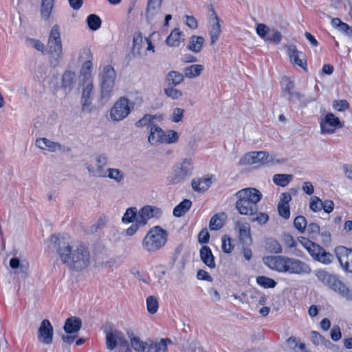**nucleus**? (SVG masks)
<instances>
[{
    "instance_id": "24",
    "label": "nucleus",
    "mask_w": 352,
    "mask_h": 352,
    "mask_svg": "<svg viewBox=\"0 0 352 352\" xmlns=\"http://www.w3.org/2000/svg\"><path fill=\"white\" fill-rule=\"evenodd\" d=\"M283 96L289 100L295 101L299 99V94L293 91L294 80L287 76H283L280 80Z\"/></svg>"
},
{
    "instance_id": "28",
    "label": "nucleus",
    "mask_w": 352,
    "mask_h": 352,
    "mask_svg": "<svg viewBox=\"0 0 352 352\" xmlns=\"http://www.w3.org/2000/svg\"><path fill=\"white\" fill-rule=\"evenodd\" d=\"M314 275L317 277L319 281L330 289L332 288L334 283L338 278L336 275L331 274L322 269L315 270Z\"/></svg>"
},
{
    "instance_id": "30",
    "label": "nucleus",
    "mask_w": 352,
    "mask_h": 352,
    "mask_svg": "<svg viewBox=\"0 0 352 352\" xmlns=\"http://www.w3.org/2000/svg\"><path fill=\"white\" fill-rule=\"evenodd\" d=\"M92 70V60H88L83 63L80 70L79 82H94Z\"/></svg>"
},
{
    "instance_id": "1",
    "label": "nucleus",
    "mask_w": 352,
    "mask_h": 352,
    "mask_svg": "<svg viewBox=\"0 0 352 352\" xmlns=\"http://www.w3.org/2000/svg\"><path fill=\"white\" fill-rule=\"evenodd\" d=\"M58 253L61 261L69 267L82 270L91 263V255L88 248L82 243L73 241H60Z\"/></svg>"
},
{
    "instance_id": "39",
    "label": "nucleus",
    "mask_w": 352,
    "mask_h": 352,
    "mask_svg": "<svg viewBox=\"0 0 352 352\" xmlns=\"http://www.w3.org/2000/svg\"><path fill=\"white\" fill-rule=\"evenodd\" d=\"M238 228L241 241L246 244H250L252 239L250 237V228L249 224L247 223H239Z\"/></svg>"
},
{
    "instance_id": "13",
    "label": "nucleus",
    "mask_w": 352,
    "mask_h": 352,
    "mask_svg": "<svg viewBox=\"0 0 352 352\" xmlns=\"http://www.w3.org/2000/svg\"><path fill=\"white\" fill-rule=\"evenodd\" d=\"M131 111L130 101L126 97H121L113 104L110 110V118L113 121L126 118Z\"/></svg>"
},
{
    "instance_id": "58",
    "label": "nucleus",
    "mask_w": 352,
    "mask_h": 352,
    "mask_svg": "<svg viewBox=\"0 0 352 352\" xmlns=\"http://www.w3.org/2000/svg\"><path fill=\"white\" fill-rule=\"evenodd\" d=\"M252 217V221L257 222L259 225H263L269 220V216L265 212H256V214Z\"/></svg>"
},
{
    "instance_id": "2",
    "label": "nucleus",
    "mask_w": 352,
    "mask_h": 352,
    "mask_svg": "<svg viewBox=\"0 0 352 352\" xmlns=\"http://www.w3.org/2000/svg\"><path fill=\"white\" fill-rule=\"evenodd\" d=\"M263 261L270 269L280 273L309 274L311 269L301 260L285 256H267Z\"/></svg>"
},
{
    "instance_id": "59",
    "label": "nucleus",
    "mask_w": 352,
    "mask_h": 352,
    "mask_svg": "<svg viewBox=\"0 0 352 352\" xmlns=\"http://www.w3.org/2000/svg\"><path fill=\"white\" fill-rule=\"evenodd\" d=\"M332 107L334 110L342 112L349 108V103L345 100H337L333 102Z\"/></svg>"
},
{
    "instance_id": "19",
    "label": "nucleus",
    "mask_w": 352,
    "mask_h": 352,
    "mask_svg": "<svg viewBox=\"0 0 352 352\" xmlns=\"http://www.w3.org/2000/svg\"><path fill=\"white\" fill-rule=\"evenodd\" d=\"M335 253L341 267L352 273V250L343 246L336 248Z\"/></svg>"
},
{
    "instance_id": "10",
    "label": "nucleus",
    "mask_w": 352,
    "mask_h": 352,
    "mask_svg": "<svg viewBox=\"0 0 352 352\" xmlns=\"http://www.w3.org/2000/svg\"><path fill=\"white\" fill-rule=\"evenodd\" d=\"M108 157L105 154H98L93 160L86 164V168L92 177H104L107 172Z\"/></svg>"
},
{
    "instance_id": "60",
    "label": "nucleus",
    "mask_w": 352,
    "mask_h": 352,
    "mask_svg": "<svg viewBox=\"0 0 352 352\" xmlns=\"http://www.w3.org/2000/svg\"><path fill=\"white\" fill-rule=\"evenodd\" d=\"M131 97L132 99V101L130 102L131 105V109L134 107H140L143 104V98L142 95L140 92H134L131 94Z\"/></svg>"
},
{
    "instance_id": "48",
    "label": "nucleus",
    "mask_w": 352,
    "mask_h": 352,
    "mask_svg": "<svg viewBox=\"0 0 352 352\" xmlns=\"http://www.w3.org/2000/svg\"><path fill=\"white\" fill-rule=\"evenodd\" d=\"M265 248L272 253H280L282 252L281 245L274 239H268L265 241Z\"/></svg>"
},
{
    "instance_id": "18",
    "label": "nucleus",
    "mask_w": 352,
    "mask_h": 352,
    "mask_svg": "<svg viewBox=\"0 0 352 352\" xmlns=\"http://www.w3.org/2000/svg\"><path fill=\"white\" fill-rule=\"evenodd\" d=\"M131 346L136 352H151L153 341L150 338L144 339L134 333L129 334Z\"/></svg>"
},
{
    "instance_id": "4",
    "label": "nucleus",
    "mask_w": 352,
    "mask_h": 352,
    "mask_svg": "<svg viewBox=\"0 0 352 352\" xmlns=\"http://www.w3.org/2000/svg\"><path fill=\"white\" fill-rule=\"evenodd\" d=\"M168 238L166 230L160 226L151 228L142 239L141 245L144 251L153 254L163 248Z\"/></svg>"
},
{
    "instance_id": "57",
    "label": "nucleus",
    "mask_w": 352,
    "mask_h": 352,
    "mask_svg": "<svg viewBox=\"0 0 352 352\" xmlns=\"http://www.w3.org/2000/svg\"><path fill=\"white\" fill-rule=\"evenodd\" d=\"M294 227L301 233L304 232L307 227V221L303 216H298L294 221Z\"/></svg>"
},
{
    "instance_id": "14",
    "label": "nucleus",
    "mask_w": 352,
    "mask_h": 352,
    "mask_svg": "<svg viewBox=\"0 0 352 352\" xmlns=\"http://www.w3.org/2000/svg\"><path fill=\"white\" fill-rule=\"evenodd\" d=\"M340 120L332 113H327L320 119V128L322 134H333L338 129L343 127Z\"/></svg>"
},
{
    "instance_id": "50",
    "label": "nucleus",
    "mask_w": 352,
    "mask_h": 352,
    "mask_svg": "<svg viewBox=\"0 0 352 352\" xmlns=\"http://www.w3.org/2000/svg\"><path fill=\"white\" fill-rule=\"evenodd\" d=\"M146 302V309L148 313L151 314H154L157 311L159 308V303L156 297L154 296H148Z\"/></svg>"
},
{
    "instance_id": "35",
    "label": "nucleus",
    "mask_w": 352,
    "mask_h": 352,
    "mask_svg": "<svg viewBox=\"0 0 352 352\" xmlns=\"http://www.w3.org/2000/svg\"><path fill=\"white\" fill-rule=\"evenodd\" d=\"M76 82V74L74 72L68 70L64 72L62 76V87L70 91Z\"/></svg>"
},
{
    "instance_id": "37",
    "label": "nucleus",
    "mask_w": 352,
    "mask_h": 352,
    "mask_svg": "<svg viewBox=\"0 0 352 352\" xmlns=\"http://www.w3.org/2000/svg\"><path fill=\"white\" fill-rule=\"evenodd\" d=\"M55 0H41L40 14L43 20L48 21L54 8Z\"/></svg>"
},
{
    "instance_id": "9",
    "label": "nucleus",
    "mask_w": 352,
    "mask_h": 352,
    "mask_svg": "<svg viewBox=\"0 0 352 352\" xmlns=\"http://www.w3.org/2000/svg\"><path fill=\"white\" fill-rule=\"evenodd\" d=\"M47 46V52L52 58L59 60L63 57V52L60 27L56 24L54 25L50 30Z\"/></svg>"
},
{
    "instance_id": "34",
    "label": "nucleus",
    "mask_w": 352,
    "mask_h": 352,
    "mask_svg": "<svg viewBox=\"0 0 352 352\" xmlns=\"http://www.w3.org/2000/svg\"><path fill=\"white\" fill-rule=\"evenodd\" d=\"M104 177L108 178L117 184L124 182L126 175L124 172L118 168H108Z\"/></svg>"
},
{
    "instance_id": "6",
    "label": "nucleus",
    "mask_w": 352,
    "mask_h": 352,
    "mask_svg": "<svg viewBox=\"0 0 352 352\" xmlns=\"http://www.w3.org/2000/svg\"><path fill=\"white\" fill-rule=\"evenodd\" d=\"M283 162V160L278 159L276 155L270 154L266 151L249 152L245 153L239 160V164L241 166L261 164L271 166Z\"/></svg>"
},
{
    "instance_id": "25",
    "label": "nucleus",
    "mask_w": 352,
    "mask_h": 352,
    "mask_svg": "<svg viewBox=\"0 0 352 352\" xmlns=\"http://www.w3.org/2000/svg\"><path fill=\"white\" fill-rule=\"evenodd\" d=\"M185 34L179 28H175L171 30L166 38L165 43L170 47H178L185 40Z\"/></svg>"
},
{
    "instance_id": "32",
    "label": "nucleus",
    "mask_w": 352,
    "mask_h": 352,
    "mask_svg": "<svg viewBox=\"0 0 352 352\" xmlns=\"http://www.w3.org/2000/svg\"><path fill=\"white\" fill-rule=\"evenodd\" d=\"M162 1L148 0L146 16L148 21H152L161 10Z\"/></svg>"
},
{
    "instance_id": "26",
    "label": "nucleus",
    "mask_w": 352,
    "mask_h": 352,
    "mask_svg": "<svg viewBox=\"0 0 352 352\" xmlns=\"http://www.w3.org/2000/svg\"><path fill=\"white\" fill-rule=\"evenodd\" d=\"M35 146L41 151L54 153L61 150V145L46 138H38L35 141Z\"/></svg>"
},
{
    "instance_id": "5",
    "label": "nucleus",
    "mask_w": 352,
    "mask_h": 352,
    "mask_svg": "<svg viewBox=\"0 0 352 352\" xmlns=\"http://www.w3.org/2000/svg\"><path fill=\"white\" fill-rule=\"evenodd\" d=\"M180 135L173 129L164 130L157 124H153L148 130V140L151 145L176 144Z\"/></svg>"
},
{
    "instance_id": "31",
    "label": "nucleus",
    "mask_w": 352,
    "mask_h": 352,
    "mask_svg": "<svg viewBox=\"0 0 352 352\" xmlns=\"http://www.w3.org/2000/svg\"><path fill=\"white\" fill-rule=\"evenodd\" d=\"M205 39L203 36L192 35L187 43L186 49L193 53H199L204 46Z\"/></svg>"
},
{
    "instance_id": "29",
    "label": "nucleus",
    "mask_w": 352,
    "mask_h": 352,
    "mask_svg": "<svg viewBox=\"0 0 352 352\" xmlns=\"http://www.w3.org/2000/svg\"><path fill=\"white\" fill-rule=\"evenodd\" d=\"M164 119V116L162 113H157L155 115L146 114L142 118L136 122L135 126L137 127L147 126L149 130L153 124H157L156 122H162Z\"/></svg>"
},
{
    "instance_id": "51",
    "label": "nucleus",
    "mask_w": 352,
    "mask_h": 352,
    "mask_svg": "<svg viewBox=\"0 0 352 352\" xmlns=\"http://www.w3.org/2000/svg\"><path fill=\"white\" fill-rule=\"evenodd\" d=\"M87 23L91 30L96 31L101 26V19L96 14H90L87 18Z\"/></svg>"
},
{
    "instance_id": "64",
    "label": "nucleus",
    "mask_w": 352,
    "mask_h": 352,
    "mask_svg": "<svg viewBox=\"0 0 352 352\" xmlns=\"http://www.w3.org/2000/svg\"><path fill=\"white\" fill-rule=\"evenodd\" d=\"M346 287L347 285H346L343 282H342L339 278H338L331 289L333 290L334 292H337L340 295L342 292H344Z\"/></svg>"
},
{
    "instance_id": "3",
    "label": "nucleus",
    "mask_w": 352,
    "mask_h": 352,
    "mask_svg": "<svg viewBox=\"0 0 352 352\" xmlns=\"http://www.w3.org/2000/svg\"><path fill=\"white\" fill-rule=\"evenodd\" d=\"M236 198L235 208L241 215L253 216L258 211V203L263 195L255 188H245L234 194Z\"/></svg>"
},
{
    "instance_id": "47",
    "label": "nucleus",
    "mask_w": 352,
    "mask_h": 352,
    "mask_svg": "<svg viewBox=\"0 0 352 352\" xmlns=\"http://www.w3.org/2000/svg\"><path fill=\"white\" fill-rule=\"evenodd\" d=\"M293 176L288 174H276L273 177V182L278 186H286L292 179Z\"/></svg>"
},
{
    "instance_id": "38",
    "label": "nucleus",
    "mask_w": 352,
    "mask_h": 352,
    "mask_svg": "<svg viewBox=\"0 0 352 352\" xmlns=\"http://www.w3.org/2000/svg\"><path fill=\"white\" fill-rule=\"evenodd\" d=\"M204 70V65L201 64H193L186 67L183 70V73L186 78L192 79L199 77Z\"/></svg>"
},
{
    "instance_id": "36",
    "label": "nucleus",
    "mask_w": 352,
    "mask_h": 352,
    "mask_svg": "<svg viewBox=\"0 0 352 352\" xmlns=\"http://www.w3.org/2000/svg\"><path fill=\"white\" fill-rule=\"evenodd\" d=\"M200 257L203 263L210 269L215 267L214 258L210 248L203 246L200 250Z\"/></svg>"
},
{
    "instance_id": "45",
    "label": "nucleus",
    "mask_w": 352,
    "mask_h": 352,
    "mask_svg": "<svg viewBox=\"0 0 352 352\" xmlns=\"http://www.w3.org/2000/svg\"><path fill=\"white\" fill-rule=\"evenodd\" d=\"M319 252L317 253L314 259L325 265H328L332 262L333 255L327 252L322 248H320Z\"/></svg>"
},
{
    "instance_id": "42",
    "label": "nucleus",
    "mask_w": 352,
    "mask_h": 352,
    "mask_svg": "<svg viewBox=\"0 0 352 352\" xmlns=\"http://www.w3.org/2000/svg\"><path fill=\"white\" fill-rule=\"evenodd\" d=\"M192 202L188 199H184L173 210V214L179 217L184 215L191 207Z\"/></svg>"
},
{
    "instance_id": "53",
    "label": "nucleus",
    "mask_w": 352,
    "mask_h": 352,
    "mask_svg": "<svg viewBox=\"0 0 352 352\" xmlns=\"http://www.w3.org/2000/svg\"><path fill=\"white\" fill-rule=\"evenodd\" d=\"M271 29H270L266 25L263 23H258L256 27V34L263 40L267 41V37L271 33Z\"/></svg>"
},
{
    "instance_id": "62",
    "label": "nucleus",
    "mask_w": 352,
    "mask_h": 352,
    "mask_svg": "<svg viewBox=\"0 0 352 352\" xmlns=\"http://www.w3.org/2000/svg\"><path fill=\"white\" fill-rule=\"evenodd\" d=\"M278 210L280 216L284 219H289L290 216V210L289 205H284L282 204H278Z\"/></svg>"
},
{
    "instance_id": "46",
    "label": "nucleus",
    "mask_w": 352,
    "mask_h": 352,
    "mask_svg": "<svg viewBox=\"0 0 352 352\" xmlns=\"http://www.w3.org/2000/svg\"><path fill=\"white\" fill-rule=\"evenodd\" d=\"M170 340L168 338H161L153 341V345L152 349L154 352H166L167 346L168 344H170Z\"/></svg>"
},
{
    "instance_id": "22",
    "label": "nucleus",
    "mask_w": 352,
    "mask_h": 352,
    "mask_svg": "<svg viewBox=\"0 0 352 352\" xmlns=\"http://www.w3.org/2000/svg\"><path fill=\"white\" fill-rule=\"evenodd\" d=\"M208 32L210 37V44L213 45L217 41L221 32V20L214 11H212L209 18Z\"/></svg>"
},
{
    "instance_id": "56",
    "label": "nucleus",
    "mask_w": 352,
    "mask_h": 352,
    "mask_svg": "<svg viewBox=\"0 0 352 352\" xmlns=\"http://www.w3.org/2000/svg\"><path fill=\"white\" fill-rule=\"evenodd\" d=\"M26 45L28 47L34 48L38 52H43L45 50L44 44L39 40L34 38H28L26 40Z\"/></svg>"
},
{
    "instance_id": "21",
    "label": "nucleus",
    "mask_w": 352,
    "mask_h": 352,
    "mask_svg": "<svg viewBox=\"0 0 352 352\" xmlns=\"http://www.w3.org/2000/svg\"><path fill=\"white\" fill-rule=\"evenodd\" d=\"M215 181V177L212 175L195 177L191 181V186L195 192L204 193L209 189Z\"/></svg>"
},
{
    "instance_id": "61",
    "label": "nucleus",
    "mask_w": 352,
    "mask_h": 352,
    "mask_svg": "<svg viewBox=\"0 0 352 352\" xmlns=\"http://www.w3.org/2000/svg\"><path fill=\"white\" fill-rule=\"evenodd\" d=\"M310 208L314 212H319L322 209V201L317 197H313L310 200Z\"/></svg>"
},
{
    "instance_id": "43",
    "label": "nucleus",
    "mask_w": 352,
    "mask_h": 352,
    "mask_svg": "<svg viewBox=\"0 0 352 352\" xmlns=\"http://www.w3.org/2000/svg\"><path fill=\"white\" fill-rule=\"evenodd\" d=\"M225 221V214H215L213 216L209 223V228L212 230H217L223 227Z\"/></svg>"
},
{
    "instance_id": "17",
    "label": "nucleus",
    "mask_w": 352,
    "mask_h": 352,
    "mask_svg": "<svg viewBox=\"0 0 352 352\" xmlns=\"http://www.w3.org/2000/svg\"><path fill=\"white\" fill-rule=\"evenodd\" d=\"M104 333L106 334V344L108 349L112 350L117 346L126 344V341L121 331L110 328L109 330L105 329Z\"/></svg>"
},
{
    "instance_id": "49",
    "label": "nucleus",
    "mask_w": 352,
    "mask_h": 352,
    "mask_svg": "<svg viewBox=\"0 0 352 352\" xmlns=\"http://www.w3.org/2000/svg\"><path fill=\"white\" fill-rule=\"evenodd\" d=\"M256 283L265 289L274 288L276 285V282L274 279L265 276H258Z\"/></svg>"
},
{
    "instance_id": "15",
    "label": "nucleus",
    "mask_w": 352,
    "mask_h": 352,
    "mask_svg": "<svg viewBox=\"0 0 352 352\" xmlns=\"http://www.w3.org/2000/svg\"><path fill=\"white\" fill-rule=\"evenodd\" d=\"M139 211L135 207L128 208L122 217V222L124 224L132 223L124 231V234L131 236L135 234L140 229V225H138Z\"/></svg>"
},
{
    "instance_id": "41",
    "label": "nucleus",
    "mask_w": 352,
    "mask_h": 352,
    "mask_svg": "<svg viewBox=\"0 0 352 352\" xmlns=\"http://www.w3.org/2000/svg\"><path fill=\"white\" fill-rule=\"evenodd\" d=\"M184 77V73L182 74L179 72L171 71L168 74L166 80L170 85L175 87L183 82Z\"/></svg>"
},
{
    "instance_id": "7",
    "label": "nucleus",
    "mask_w": 352,
    "mask_h": 352,
    "mask_svg": "<svg viewBox=\"0 0 352 352\" xmlns=\"http://www.w3.org/2000/svg\"><path fill=\"white\" fill-rule=\"evenodd\" d=\"M116 73L111 65H104L98 74L100 95L102 98L109 99L113 94Z\"/></svg>"
},
{
    "instance_id": "44",
    "label": "nucleus",
    "mask_w": 352,
    "mask_h": 352,
    "mask_svg": "<svg viewBox=\"0 0 352 352\" xmlns=\"http://www.w3.org/2000/svg\"><path fill=\"white\" fill-rule=\"evenodd\" d=\"M184 109L179 107H175L171 109L168 119L173 123H179L182 121L184 116Z\"/></svg>"
},
{
    "instance_id": "40",
    "label": "nucleus",
    "mask_w": 352,
    "mask_h": 352,
    "mask_svg": "<svg viewBox=\"0 0 352 352\" xmlns=\"http://www.w3.org/2000/svg\"><path fill=\"white\" fill-rule=\"evenodd\" d=\"M80 325L81 321L80 319L76 318H70L66 320L64 329L65 332L72 333L77 332L80 329Z\"/></svg>"
},
{
    "instance_id": "52",
    "label": "nucleus",
    "mask_w": 352,
    "mask_h": 352,
    "mask_svg": "<svg viewBox=\"0 0 352 352\" xmlns=\"http://www.w3.org/2000/svg\"><path fill=\"white\" fill-rule=\"evenodd\" d=\"M77 56V61L80 63L82 62V63L88 60H92L93 58L90 49L87 47L80 49L78 51Z\"/></svg>"
},
{
    "instance_id": "16",
    "label": "nucleus",
    "mask_w": 352,
    "mask_h": 352,
    "mask_svg": "<svg viewBox=\"0 0 352 352\" xmlns=\"http://www.w3.org/2000/svg\"><path fill=\"white\" fill-rule=\"evenodd\" d=\"M138 211L139 219L138 225H140V228L145 226L149 220L152 219H159L162 214V212L160 208L149 205L144 206Z\"/></svg>"
},
{
    "instance_id": "33",
    "label": "nucleus",
    "mask_w": 352,
    "mask_h": 352,
    "mask_svg": "<svg viewBox=\"0 0 352 352\" xmlns=\"http://www.w3.org/2000/svg\"><path fill=\"white\" fill-rule=\"evenodd\" d=\"M311 340L312 343L316 346L324 345L329 349H332L336 352H340V348L333 345L329 340H326L318 332L312 331L311 332Z\"/></svg>"
},
{
    "instance_id": "12",
    "label": "nucleus",
    "mask_w": 352,
    "mask_h": 352,
    "mask_svg": "<svg viewBox=\"0 0 352 352\" xmlns=\"http://www.w3.org/2000/svg\"><path fill=\"white\" fill-rule=\"evenodd\" d=\"M147 52H155V46L151 39L147 37L144 38L139 32L135 33L133 37V54L137 56H146Z\"/></svg>"
},
{
    "instance_id": "23",
    "label": "nucleus",
    "mask_w": 352,
    "mask_h": 352,
    "mask_svg": "<svg viewBox=\"0 0 352 352\" xmlns=\"http://www.w3.org/2000/svg\"><path fill=\"white\" fill-rule=\"evenodd\" d=\"M9 267L16 274H27L30 265L28 261L21 256H13L9 261Z\"/></svg>"
},
{
    "instance_id": "8",
    "label": "nucleus",
    "mask_w": 352,
    "mask_h": 352,
    "mask_svg": "<svg viewBox=\"0 0 352 352\" xmlns=\"http://www.w3.org/2000/svg\"><path fill=\"white\" fill-rule=\"evenodd\" d=\"M195 170V159L192 156L182 157L173 166V182H184L191 177Z\"/></svg>"
},
{
    "instance_id": "55",
    "label": "nucleus",
    "mask_w": 352,
    "mask_h": 352,
    "mask_svg": "<svg viewBox=\"0 0 352 352\" xmlns=\"http://www.w3.org/2000/svg\"><path fill=\"white\" fill-rule=\"evenodd\" d=\"M221 248L227 254L232 252L234 248V245L231 243V239L227 235L223 236L221 239Z\"/></svg>"
},
{
    "instance_id": "54",
    "label": "nucleus",
    "mask_w": 352,
    "mask_h": 352,
    "mask_svg": "<svg viewBox=\"0 0 352 352\" xmlns=\"http://www.w3.org/2000/svg\"><path fill=\"white\" fill-rule=\"evenodd\" d=\"M165 95L173 100H178L183 96V92L174 87H168L164 89Z\"/></svg>"
},
{
    "instance_id": "20",
    "label": "nucleus",
    "mask_w": 352,
    "mask_h": 352,
    "mask_svg": "<svg viewBox=\"0 0 352 352\" xmlns=\"http://www.w3.org/2000/svg\"><path fill=\"white\" fill-rule=\"evenodd\" d=\"M54 330L48 320H43L37 331L38 342L44 344H50L53 340Z\"/></svg>"
},
{
    "instance_id": "27",
    "label": "nucleus",
    "mask_w": 352,
    "mask_h": 352,
    "mask_svg": "<svg viewBox=\"0 0 352 352\" xmlns=\"http://www.w3.org/2000/svg\"><path fill=\"white\" fill-rule=\"evenodd\" d=\"M287 54L292 63L305 69L307 66L305 56L302 52L297 50L295 45H290L287 47Z\"/></svg>"
},
{
    "instance_id": "11",
    "label": "nucleus",
    "mask_w": 352,
    "mask_h": 352,
    "mask_svg": "<svg viewBox=\"0 0 352 352\" xmlns=\"http://www.w3.org/2000/svg\"><path fill=\"white\" fill-rule=\"evenodd\" d=\"M79 86L81 92L80 104L82 110L84 112L91 113L94 109V106L93 105L94 82H79Z\"/></svg>"
},
{
    "instance_id": "63",
    "label": "nucleus",
    "mask_w": 352,
    "mask_h": 352,
    "mask_svg": "<svg viewBox=\"0 0 352 352\" xmlns=\"http://www.w3.org/2000/svg\"><path fill=\"white\" fill-rule=\"evenodd\" d=\"M282 35L280 32L276 30L272 29L271 33L267 37V41H273L276 43H279L281 41Z\"/></svg>"
}]
</instances>
